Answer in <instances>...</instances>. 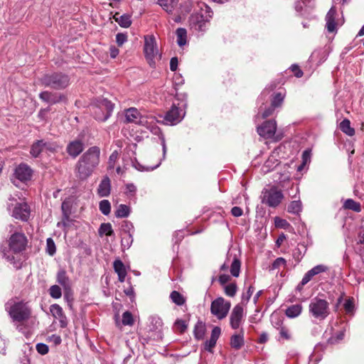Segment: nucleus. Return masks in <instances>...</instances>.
I'll return each mask as SVG.
<instances>
[{
	"instance_id": "f257e3e1",
	"label": "nucleus",
	"mask_w": 364,
	"mask_h": 364,
	"mask_svg": "<svg viewBox=\"0 0 364 364\" xmlns=\"http://www.w3.org/2000/svg\"><path fill=\"white\" fill-rule=\"evenodd\" d=\"M8 231L11 234L8 240L9 249L3 252L4 257L16 269L21 267L18 253L23 251L27 245V238L23 232L18 231L13 225L8 227Z\"/></svg>"
},
{
	"instance_id": "f03ea898",
	"label": "nucleus",
	"mask_w": 364,
	"mask_h": 364,
	"mask_svg": "<svg viewBox=\"0 0 364 364\" xmlns=\"http://www.w3.org/2000/svg\"><path fill=\"white\" fill-rule=\"evenodd\" d=\"M100 149L97 146L89 148L79 159L75 168V175L81 181L87 179L100 164Z\"/></svg>"
},
{
	"instance_id": "7ed1b4c3",
	"label": "nucleus",
	"mask_w": 364,
	"mask_h": 364,
	"mask_svg": "<svg viewBox=\"0 0 364 364\" xmlns=\"http://www.w3.org/2000/svg\"><path fill=\"white\" fill-rule=\"evenodd\" d=\"M198 10H195L189 17V26L191 29L197 32H205L207 24L213 16L211 8L205 3L198 4Z\"/></svg>"
},
{
	"instance_id": "20e7f679",
	"label": "nucleus",
	"mask_w": 364,
	"mask_h": 364,
	"mask_svg": "<svg viewBox=\"0 0 364 364\" xmlns=\"http://www.w3.org/2000/svg\"><path fill=\"white\" fill-rule=\"evenodd\" d=\"M5 309L14 322H23L31 316V310L26 303L9 300L5 304Z\"/></svg>"
},
{
	"instance_id": "39448f33",
	"label": "nucleus",
	"mask_w": 364,
	"mask_h": 364,
	"mask_svg": "<svg viewBox=\"0 0 364 364\" xmlns=\"http://www.w3.org/2000/svg\"><path fill=\"white\" fill-rule=\"evenodd\" d=\"M310 315L318 321L326 319L330 314L328 302L323 299L315 297L309 305Z\"/></svg>"
},
{
	"instance_id": "423d86ee",
	"label": "nucleus",
	"mask_w": 364,
	"mask_h": 364,
	"mask_svg": "<svg viewBox=\"0 0 364 364\" xmlns=\"http://www.w3.org/2000/svg\"><path fill=\"white\" fill-rule=\"evenodd\" d=\"M42 85L55 90H62L70 84V79L67 75L62 73H54L45 75L41 79Z\"/></svg>"
},
{
	"instance_id": "0eeeda50",
	"label": "nucleus",
	"mask_w": 364,
	"mask_h": 364,
	"mask_svg": "<svg viewBox=\"0 0 364 364\" xmlns=\"http://www.w3.org/2000/svg\"><path fill=\"white\" fill-rule=\"evenodd\" d=\"M136 124L146 127L152 134L159 136L162 146L163 159H165L167 151L165 137L160 128L154 123V118L153 117L141 115Z\"/></svg>"
},
{
	"instance_id": "6e6552de",
	"label": "nucleus",
	"mask_w": 364,
	"mask_h": 364,
	"mask_svg": "<svg viewBox=\"0 0 364 364\" xmlns=\"http://www.w3.org/2000/svg\"><path fill=\"white\" fill-rule=\"evenodd\" d=\"M284 198L282 191L276 186L264 188L262 192L261 201L271 208L277 207Z\"/></svg>"
},
{
	"instance_id": "1a4fd4ad",
	"label": "nucleus",
	"mask_w": 364,
	"mask_h": 364,
	"mask_svg": "<svg viewBox=\"0 0 364 364\" xmlns=\"http://www.w3.org/2000/svg\"><path fill=\"white\" fill-rule=\"evenodd\" d=\"M114 104L107 99L100 100L97 105L92 106L95 118L101 122L106 121L112 114Z\"/></svg>"
},
{
	"instance_id": "9d476101",
	"label": "nucleus",
	"mask_w": 364,
	"mask_h": 364,
	"mask_svg": "<svg viewBox=\"0 0 364 364\" xmlns=\"http://www.w3.org/2000/svg\"><path fill=\"white\" fill-rule=\"evenodd\" d=\"M144 52L150 66L154 67L155 60L160 58V54L155 37L153 35L144 36Z\"/></svg>"
},
{
	"instance_id": "9b49d317",
	"label": "nucleus",
	"mask_w": 364,
	"mask_h": 364,
	"mask_svg": "<svg viewBox=\"0 0 364 364\" xmlns=\"http://www.w3.org/2000/svg\"><path fill=\"white\" fill-rule=\"evenodd\" d=\"M230 309V302L226 301L223 297H218L212 301L210 312L218 319L226 317Z\"/></svg>"
},
{
	"instance_id": "f8f14e48",
	"label": "nucleus",
	"mask_w": 364,
	"mask_h": 364,
	"mask_svg": "<svg viewBox=\"0 0 364 364\" xmlns=\"http://www.w3.org/2000/svg\"><path fill=\"white\" fill-rule=\"evenodd\" d=\"M185 105H181V107H178L173 104L165 114L164 120L166 124L173 125L179 123L186 114L184 109L182 108Z\"/></svg>"
},
{
	"instance_id": "ddd939ff",
	"label": "nucleus",
	"mask_w": 364,
	"mask_h": 364,
	"mask_svg": "<svg viewBox=\"0 0 364 364\" xmlns=\"http://www.w3.org/2000/svg\"><path fill=\"white\" fill-rule=\"evenodd\" d=\"M277 129L276 121L268 120L264 122L261 126L257 127V133L264 139H272Z\"/></svg>"
},
{
	"instance_id": "4468645a",
	"label": "nucleus",
	"mask_w": 364,
	"mask_h": 364,
	"mask_svg": "<svg viewBox=\"0 0 364 364\" xmlns=\"http://www.w3.org/2000/svg\"><path fill=\"white\" fill-rule=\"evenodd\" d=\"M244 317V309L240 304H237L232 309L230 316V324L233 329H237L242 323Z\"/></svg>"
},
{
	"instance_id": "2eb2a0df",
	"label": "nucleus",
	"mask_w": 364,
	"mask_h": 364,
	"mask_svg": "<svg viewBox=\"0 0 364 364\" xmlns=\"http://www.w3.org/2000/svg\"><path fill=\"white\" fill-rule=\"evenodd\" d=\"M12 216L22 221H27L30 216V208L26 203H17L12 210Z\"/></svg>"
},
{
	"instance_id": "dca6fc26",
	"label": "nucleus",
	"mask_w": 364,
	"mask_h": 364,
	"mask_svg": "<svg viewBox=\"0 0 364 364\" xmlns=\"http://www.w3.org/2000/svg\"><path fill=\"white\" fill-rule=\"evenodd\" d=\"M329 268L325 264H318L313 268H311L310 270H309L307 272L305 273L302 279H301V285H306L308 282H309L312 278L318 275L321 273L326 272L328 271Z\"/></svg>"
},
{
	"instance_id": "f3484780",
	"label": "nucleus",
	"mask_w": 364,
	"mask_h": 364,
	"mask_svg": "<svg viewBox=\"0 0 364 364\" xmlns=\"http://www.w3.org/2000/svg\"><path fill=\"white\" fill-rule=\"evenodd\" d=\"M14 175L20 181L26 182L31 179L32 170L28 165L21 164L16 168Z\"/></svg>"
},
{
	"instance_id": "a211bd4d",
	"label": "nucleus",
	"mask_w": 364,
	"mask_h": 364,
	"mask_svg": "<svg viewBox=\"0 0 364 364\" xmlns=\"http://www.w3.org/2000/svg\"><path fill=\"white\" fill-rule=\"evenodd\" d=\"M50 311L53 317L59 320L60 327L65 328L67 326L66 316L63 313L62 307L57 304H53L50 307Z\"/></svg>"
},
{
	"instance_id": "6ab92c4d",
	"label": "nucleus",
	"mask_w": 364,
	"mask_h": 364,
	"mask_svg": "<svg viewBox=\"0 0 364 364\" xmlns=\"http://www.w3.org/2000/svg\"><path fill=\"white\" fill-rule=\"evenodd\" d=\"M336 9L332 6L326 16V27L329 33H333L337 31L336 23Z\"/></svg>"
},
{
	"instance_id": "aec40b11",
	"label": "nucleus",
	"mask_w": 364,
	"mask_h": 364,
	"mask_svg": "<svg viewBox=\"0 0 364 364\" xmlns=\"http://www.w3.org/2000/svg\"><path fill=\"white\" fill-rule=\"evenodd\" d=\"M84 149V144L80 140L70 141L66 148L68 154L73 158L77 157Z\"/></svg>"
},
{
	"instance_id": "412c9836",
	"label": "nucleus",
	"mask_w": 364,
	"mask_h": 364,
	"mask_svg": "<svg viewBox=\"0 0 364 364\" xmlns=\"http://www.w3.org/2000/svg\"><path fill=\"white\" fill-rule=\"evenodd\" d=\"M111 191V181L108 176H105L100 181L97 192L100 197H107Z\"/></svg>"
},
{
	"instance_id": "4be33fe9",
	"label": "nucleus",
	"mask_w": 364,
	"mask_h": 364,
	"mask_svg": "<svg viewBox=\"0 0 364 364\" xmlns=\"http://www.w3.org/2000/svg\"><path fill=\"white\" fill-rule=\"evenodd\" d=\"M232 251V256L230 262V273L233 277H239L240 272L241 262L236 252H234V250Z\"/></svg>"
},
{
	"instance_id": "5701e85b",
	"label": "nucleus",
	"mask_w": 364,
	"mask_h": 364,
	"mask_svg": "<svg viewBox=\"0 0 364 364\" xmlns=\"http://www.w3.org/2000/svg\"><path fill=\"white\" fill-rule=\"evenodd\" d=\"M114 272L118 275L120 282H124L127 276V270L124 263L120 259H115L113 263Z\"/></svg>"
},
{
	"instance_id": "b1692460",
	"label": "nucleus",
	"mask_w": 364,
	"mask_h": 364,
	"mask_svg": "<svg viewBox=\"0 0 364 364\" xmlns=\"http://www.w3.org/2000/svg\"><path fill=\"white\" fill-rule=\"evenodd\" d=\"M39 97L41 100L50 105L56 104L59 102L62 99L61 96H58L56 94H54L48 91H44L41 92L39 94Z\"/></svg>"
},
{
	"instance_id": "393cba45",
	"label": "nucleus",
	"mask_w": 364,
	"mask_h": 364,
	"mask_svg": "<svg viewBox=\"0 0 364 364\" xmlns=\"http://www.w3.org/2000/svg\"><path fill=\"white\" fill-rule=\"evenodd\" d=\"M316 6L315 0H300L295 4V9L297 12L303 14V11L307 9H312Z\"/></svg>"
},
{
	"instance_id": "a878e982",
	"label": "nucleus",
	"mask_w": 364,
	"mask_h": 364,
	"mask_svg": "<svg viewBox=\"0 0 364 364\" xmlns=\"http://www.w3.org/2000/svg\"><path fill=\"white\" fill-rule=\"evenodd\" d=\"M57 282L65 290H69L71 287L70 280L65 269H60L57 274Z\"/></svg>"
},
{
	"instance_id": "bb28decb",
	"label": "nucleus",
	"mask_w": 364,
	"mask_h": 364,
	"mask_svg": "<svg viewBox=\"0 0 364 364\" xmlns=\"http://www.w3.org/2000/svg\"><path fill=\"white\" fill-rule=\"evenodd\" d=\"M244 331L241 330L240 333L233 334L230 338V346L232 348L239 350L244 345Z\"/></svg>"
},
{
	"instance_id": "cd10ccee",
	"label": "nucleus",
	"mask_w": 364,
	"mask_h": 364,
	"mask_svg": "<svg viewBox=\"0 0 364 364\" xmlns=\"http://www.w3.org/2000/svg\"><path fill=\"white\" fill-rule=\"evenodd\" d=\"M301 304H293L287 308L285 310V314L288 318H294L298 317L302 311Z\"/></svg>"
},
{
	"instance_id": "c85d7f7f",
	"label": "nucleus",
	"mask_w": 364,
	"mask_h": 364,
	"mask_svg": "<svg viewBox=\"0 0 364 364\" xmlns=\"http://www.w3.org/2000/svg\"><path fill=\"white\" fill-rule=\"evenodd\" d=\"M178 0H158V4L168 14H172L177 6Z\"/></svg>"
},
{
	"instance_id": "c756f323",
	"label": "nucleus",
	"mask_w": 364,
	"mask_h": 364,
	"mask_svg": "<svg viewBox=\"0 0 364 364\" xmlns=\"http://www.w3.org/2000/svg\"><path fill=\"white\" fill-rule=\"evenodd\" d=\"M141 116V114L135 107L129 108L125 111V118L128 122H134L136 124Z\"/></svg>"
},
{
	"instance_id": "7c9ffc66",
	"label": "nucleus",
	"mask_w": 364,
	"mask_h": 364,
	"mask_svg": "<svg viewBox=\"0 0 364 364\" xmlns=\"http://www.w3.org/2000/svg\"><path fill=\"white\" fill-rule=\"evenodd\" d=\"M279 161L276 159V157L274 156H270L263 164L262 167V171L264 173H267L277 167Z\"/></svg>"
},
{
	"instance_id": "2f4dec72",
	"label": "nucleus",
	"mask_w": 364,
	"mask_h": 364,
	"mask_svg": "<svg viewBox=\"0 0 364 364\" xmlns=\"http://www.w3.org/2000/svg\"><path fill=\"white\" fill-rule=\"evenodd\" d=\"M205 324L201 321H198L194 328L193 333L194 336L197 340H201L203 338L205 333Z\"/></svg>"
},
{
	"instance_id": "473e14b6",
	"label": "nucleus",
	"mask_w": 364,
	"mask_h": 364,
	"mask_svg": "<svg viewBox=\"0 0 364 364\" xmlns=\"http://www.w3.org/2000/svg\"><path fill=\"white\" fill-rule=\"evenodd\" d=\"M177 44L178 46L182 47L187 43V31L184 28H178L176 31Z\"/></svg>"
},
{
	"instance_id": "72a5a7b5",
	"label": "nucleus",
	"mask_w": 364,
	"mask_h": 364,
	"mask_svg": "<svg viewBox=\"0 0 364 364\" xmlns=\"http://www.w3.org/2000/svg\"><path fill=\"white\" fill-rule=\"evenodd\" d=\"M131 213V208L129 205L120 204L115 210V216L118 218H127Z\"/></svg>"
},
{
	"instance_id": "f704fd0d",
	"label": "nucleus",
	"mask_w": 364,
	"mask_h": 364,
	"mask_svg": "<svg viewBox=\"0 0 364 364\" xmlns=\"http://www.w3.org/2000/svg\"><path fill=\"white\" fill-rule=\"evenodd\" d=\"M41 140L42 141L44 151L47 153H55L60 148L59 145L55 141H46L44 139Z\"/></svg>"
},
{
	"instance_id": "c9c22d12",
	"label": "nucleus",
	"mask_w": 364,
	"mask_h": 364,
	"mask_svg": "<svg viewBox=\"0 0 364 364\" xmlns=\"http://www.w3.org/2000/svg\"><path fill=\"white\" fill-rule=\"evenodd\" d=\"M43 146H42V141L37 140L33 142L31 146L30 154L34 158H37L40 154L43 152Z\"/></svg>"
},
{
	"instance_id": "e433bc0d",
	"label": "nucleus",
	"mask_w": 364,
	"mask_h": 364,
	"mask_svg": "<svg viewBox=\"0 0 364 364\" xmlns=\"http://www.w3.org/2000/svg\"><path fill=\"white\" fill-rule=\"evenodd\" d=\"M343 208L347 210H352L355 212L359 213L361 211V206L360 203L355 201L353 199H347L345 200Z\"/></svg>"
},
{
	"instance_id": "4c0bfd02",
	"label": "nucleus",
	"mask_w": 364,
	"mask_h": 364,
	"mask_svg": "<svg viewBox=\"0 0 364 364\" xmlns=\"http://www.w3.org/2000/svg\"><path fill=\"white\" fill-rule=\"evenodd\" d=\"M339 127L340 129L348 136H352L355 134V129L350 127V122L348 119H344L340 123Z\"/></svg>"
},
{
	"instance_id": "58836bf2",
	"label": "nucleus",
	"mask_w": 364,
	"mask_h": 364,
	"mask_svg": "<svg viewBox=\"0 0 364 364\" xmlns=\"http://www.w3.org/2000/svg\"><path fill=\"white\" fill-rule=\"evenodd\" d=\"M165 159H163V157L161 159H160L159 160V161L157 162V164L153 166H142L141 164H140L136 160H135L134 161L132 162L133 164V166L137 169L138 171H153L154 169H156V168H158L160 164H161V161L163 160H164Z\"/></svg>"
},
{
	"instance_id": "ea45409f",
	"label": "nucleus",
	"mask_w": 364,
	"mask_h": 364,
	"mask_svg": "<svg viewBox=\"0 0 364 364\" xmlns=\"http://www.w3.org/2000/svg\"><path fill=\"white\" fill-rule=\"evenodd\" d=\"M114 19L118 24L123 28H129L132 24L131 16L127 14L122 15L119 17H116L115 15Z\"/></svg>"
},
{
	"instance_id": "a19ab883",
	"label": "nucleus",
	"mask_w": 364,
	"mask_h": 364,
	"mask_svg": "<svg viewBox=\"0 0 364 364\" xmlns=\"http://www.w3.org/2000/svg\"><path fill=\"white\" fill-rule=\"evenodd\" d=\"M288 212L290 213L298 215L302 210V204L301 202L298 200L291 201L288 205Z\"/></svg>"
},
{
	"instance_id": "79ce46f5",
	"label": "nucleus",
	"mask_w": 364,
	"mask_h": 364,
	"mask_svg": "<svg viewBox=\"0 0 364 364\" xmlns=\"http://www.w3.org/2000/svg\"><path fill=\"white\" fill-rule=\"evenodd\" d=\"M98 232L100 236L104 235L107 236H111L113 235L114 231L112 230V225L109 223H107L101 224Z\"/></svg>"
},
{
	"instance_id": "37998d69",
	"label": "nucleus",
	"mask_w": 364,
	"mask_h": 364,
	"mask_svg": "<svg viewBox=\"0 0 364 364\" xmlns=\"http://www.w3.org/2000/svg\"><path fill=\"white\" fill-rule=\"evenodd\" d=\"M170 298L173 303L178 306L183 305L186 301L183 296L177 291H173L170 294Z\"/></svg>"
},
{
	"instance_id": "c03bdc74",
	"label": "nucleus",
	"mask_w": 364,
	"mask_h": 364,
	"mask_svg": "<svg viewBox=\"0 0 364 364\" xmlns=\"http://www.w3.org/2000/svg\"><path fill=\"white\" fill-rule=\"evenodd\" d=\"M133 240H134L132 233L127 234L126 235L123 236L121 240V245L122 249L124 250H128L132 246Z\"/></svg>"
},
{
	"instance_id": "a18cd8bd",
	"label": "nucleus",
	"mask_w": 364,
	"mask_h": 364,
	"mask_svg": "<svg viewBox=\"0 0 364 364\" xmlns=\"http://www.w3.org/2000/svg\"><path fill=\"white\" fill-rule=\"evenodd\" d=\"M99 209L100 212L105 215H108L111 212V204L108 200H102L100 202Z\"/></svg>"
},
{
	"instance_id": "49530a36",
	"label": "nucleus",
	"mask_w": 364,
	"mask_h": 364,
	"mask_svg": "<svg viewBox=\"0 0 364 364\" xmlns=\"http://www.w3.org/2000/svg\"><path fill=\"white\" fill-rule=\"evenodd\" d=\"M284 98V95L282 92L276 93L272 100V106L273 108L279 107L282 105Z\"/></svg>"
},
{
	"instance_id": "de8ad7c7",
	"label": "nucleus",
	"mask_w": 364,
	"mask_h": 364,
	"mask_svg": "<svg viewBox=\"0 0 364 364\" xmlns=\"http://www.w3.org/2000/svg\"><path fill=\"white\" fill-rule=\"evenodd\" d=\"M237 287L235 283H230L224 287V291L227 296L233 297L237 292Z\"/></svg>"
},
{
	"instance_id": "09e8293b",
	"label": "nucleus",
	"mask_w": 364,
	"mask_h": 364,
	"mask_svg": "<svg viewBox=\"0 0 364 364\" xmlns=\"http://www.w3.org/2000/svg\"><path fill=\"white\" fill-rule=\"evenodd\" d=\"M46 252L50 256H53L56 252L55 242L50 237L46 240Z\"/></svg>"
},
{
	"instance_id": "8fccbe9b",
	"label": "nucleus",
	"mask_w": 364,
	"mask_h": 364,
	"mask_svg": "<svg viewBox=\"0 0 364 364\" xmlns=\"http://www.w3.org/2000/svg\"><path fill=\"white\" fill-rule=\"evenodd\" d=\"M122 323L124 326H132L134 324V318L132 314L129 311H125L123 313Z\"/></svg>"
},
{
	"instance_id": "3c124183",
	"label": "nucleus",
	"mask_w": 364,
	"mask_h": 364,
	"mask_svg": "<svg viewBox=\"0 0 364 364\" xmlns=\"http://www.w3.org/2000/svg\"><path fill=\"white\" fill-rule=\"evenodd\" d=\"M49 293L53 299H59L62 296L61 289L58 285H53L50 287Z\"/></svg>"
},
{
	"instance_id": "603ef678",
	"label": "nucleus",
	"mask_w": 364,
	"mask_h": 364,
	"mask_svg": "<svg viewBox=\"0 0 364 364\" xmlns=\"http://www.w3.org/2000/svg\"><path fill=\"white\" fill-rule=\"evenodd\" d=\"M254 292V287L252 286H250L246 292L242 293V303L246 304L250 301L252 294Z\"/></svg>"
},
{
	"instance_id": "864d4df0",
	"label": "nucleus",
	"mask_w": 364,
	"mask_h": 364,
	"mask_svg": "<svg viewBox=\"0 0 364 364\" xmlns=\"http://www.w3.org/2000/svg\"><path fill=\"white\" fill-rule=\"evenodd\" d=\"M344 338V331H341L338 333H336L335 336H331L328 339V343L331 344H335L338 343L339 341H342Z\"/></svg>"
},
{
	"instance_id": "5fc2aeb1",
	"label": "nucleus",
	"mask_w": 364,
	"mask_h": 364,
	"mask_svg": "<svg viewBox=\"0 0 364 364\" xmlns=\"http://www.w3.org/2000/svg\"><path fill=\"white\" fill-rule=\"evenodd\" d=\"M286 263L287 262L285 259H284L283 257H278L272 263V269H276L280 268L281 267H284L286 266Z\"/></svg>"
},
{
	"instance_id": "6e6d98bb",
	"label": "nucleus",
	"mask_w": 364,
	"mask_h": 364,
	"mask_svg": "<svg viewBox=\"0 0 364 364\" xmlns=\"http://www.w3.org/2000/svg\"><path fill=\"white\" fill-rule=\"evenodd\" d=\"M174 326L181 333L184 332L187 328V324L186 321L182 319H177L174 323Z\"/></svg>"
},
{
	"instance_id": "4d7b16f0",
	"label": "nucleus",
	"mask_w": 364,
	"mask_h": 364,
	"mask_svg": "<svg viewBox=\"0 0 364 364\" xmlns=\"http://www.w3.org/2000/svg\"><path fill=\"white\" fill-rule=\"evenodd\" d=\"M274 224L276 227L280 228H286L287 226H289V223L286 220L282 219L279 217H275Z\"/></svg>"
},
{
	"instance_id": "13d9d810",
	"label": "nucleus",
	"mask_w": 364,
	"mask_h": 364,
	"mask_svg": "<svg viewBox=\"0 0 364 364\" xmlns=\"http://www.w3.org/2000/svg\"><path fill=\"white\" fill-rule=\"evenodd\" d=\"M48 346L43 343H38L36 344V350L41 355H46L48 352Z\"/></svg>"
},
{
	"instance_id": "bf43d9fd",
	"label": "nucleus",
	"mask_w": 364,
	"mask_h": 364,
	"mask_svg": "<svg viewBox=\"0 0 364 364\" xmlns=\"http://www.w3.org/2000/svg\"><path fill=\"white\" fill-rule=\"evenodd\" d=\"M122 230L126 234L132 233V230H134V225L130 221H124L122 224Z\"/></svg>"
},
{
	"instance_id": "052dcab7",
	"label": "nucleus",
	"mask_w": 364,
	"mask_h": 364,
	"mask_svg": "<svg viewBox=\"0 0 364 364\" xmlns=\"http://www.w3.org/2000/svg\"><path fill=\"white\" fill-rule=\"evenodd\" d=\"M127 41L126 33H119L116 36V42L119 46H122Z\"/></svg>"
},
{
	"instance_id": "680f3d73",
	"label": "nucleus",
	"mask_w": 364,
	"mask_h": 364,
	"mask_svg": "<svg viewBox=\"0 0 364 364\" xmlns=\"http://www.w3.org/2000/svg\"><path fill=\"white\" fill-rule=\"evenodd\" d=\"M221 333V329L218 326H215L213 328L210 336V339L214 341L215 342H217L218 338L220 337Z\"/></svg>"
},
{
	"instance_id": "e2e57ef3",
	"label": "nucleus",
	"mask_w": 364,
	"mask_h": 364,
	"mask_svg": "<svg viewBox=\"0 0 364 364\" xmlns=\"http://www.w3.org/2000/svg\"><path fill=\"white\" fill-rule=\"evenodd\" d=\"M232 251H229L224 264L220 267V269L225 271L228 269L230 260L232 259Z\"/></svg>"
},
{
	"instance_id": "0e129e2a",
	"label": "nucleus",
	"mask_w": 364,
	"mask_h": 364,
	"mask_svg": "<svg viewBox=\"0 0 364 364\" xmlns=\"http://www.w3.org/2000/svg\"><path fill=\"white\" fill-rule=\"evenodd\" d=\"M216 342L212 339H209L205 341L204 345V349L208 352H212L213 348L215 346Z\"/></svg>"
},
{
	"instance_id": "69168bd1",
	"label": "nucleus",
	"mask_w": 364,
	"mask_h": 364,
	"mask_svg": "<svg viewBox=\"0 0 364 364\" xmlns=\"http://www.w3.org/2000/svg\"><path fill=\"white\" fill-rule=\"evenodd\" d=\"M344 309L347 313H351L354 308L353 302L351 299H348L344 303Z\"/></svg>"
},
{
	"instance_id": "338daca9",
	"label": "nucleus",
	"mask_w": 364,
	"mask_h": 364,
	"mask_svg": "<svg viewBox=\"0 0 364 364\" xmlns=\"http://www.w3.org/2000/svg\"><path fill=\"white\" fill-rule=\"evenodd\" d=\"M279 335L282 338L289 340L291 338V336L289 334V330L286 327L282 326L279 329Z\"/></svg>"
},
{
	"instance_id": "774afa93",
	"label": "nucleus",
	"mask_w": 364,
	"mask_h": 364,
	"mask_svg": "<svg viewBox=\"0 0 364 364\" xmlns=\"http://www.w3.org/2000/svg\"><path fill=\"white\" fill-rule=\"evenodd\" d=\"M118 158V152L117 151H113L109 158V166L110 168H113L115 161Z\"/></svg>"
}]
</instances>
